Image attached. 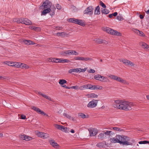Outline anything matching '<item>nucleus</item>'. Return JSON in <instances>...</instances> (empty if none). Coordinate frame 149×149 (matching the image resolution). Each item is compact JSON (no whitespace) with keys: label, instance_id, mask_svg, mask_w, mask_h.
<instances>
[{"label":"nucleus","instance_id":"nucleus-1","mask_svg":"<svg viewBox=\"0 0 149 149\" xmlns=\"http://www.w3.org/2000/svg\"><path fill=\"white\" fill-rule=\"evenodd\" d=\"M113 107L118 109L124 111H129L132 109L133 103L128 101L117 100L115 101Z\"/></svg>","mask_w":149,"mask_h":149},{"label":"nucleus","instance_id":"nucleus-2","mask_svg":"<svg viewBox=\"0 0 149 149\" xmlns=\"http://www.w3.org/2000/svg\"><path fill=\"white\" fill-rule=\"evenodd\" d=\"M119 143L121 145H132V143L129 142L131 138L125 135H120Z\"/></svg>","mask_w":149,"mask_h":149},{"label":"nucleus","instance_id":"nucleus-3","mask_svg":"<svg viewBox=\"0 0 149 149\" xmlns=\"http://www.w3.org/2000/svg\"><path fill=\"white\" fill-rule=\"evenodd\" d=\"M102 29L103 31L112 35L120 36L122 35L121 33L118 32L117 31L112 29L109 27H103Z\"/></svg>","mask_w":149,"mask_h":149},{"label":"nucleus","instance_id":"nucleus-4","mask_svg":"<svg viewBox=\"0 0 149 149\" xmlns=\"http://www.w3.org/2000/svg\"><path fill=\"white\" fill-rule=\"evenodd\" d=\"M94 78L97 80L104 82H108L109 80L106 77L102 76L100 74H97L94 76Z\"/></svg>","mask_w":149,"mask_h":149},{"label":"nucleus","instance_id":"nucleus-5","mask_svg":"<svg viewBox=\"0 0 149 149\" xmlns=\"http://www.w3.org/2000/svg\"><path fill=\"white\" fill-rule=\"evenodd\" d=\"M94 8L92 6H91L87 7L84 11V13L85 14L92 15L93 14Z\"/></svg>","mask_w":149,"mask_h":149},{"label":"nucleus","instance_id":"nucleus-6","mask_svg":"<svg viewBox=\"0 0 149 149\" xmlns=\"http://www.w3.org/2000/svg\"><path fill=\"white\" fill-rule=\"evenodd\" d=\"M98 100L93 99L90 101L87 105V107L89 108H93L97 105Z\"/></svg>","mask_w":149,"mask_h":149},{"label":"nucleus","instance_id":"nucleus-7","mask_svg":"<svg viewBox=\"0 0 149 149\" xmlns=\"http://www.w3.org/2000/svg\"><path fill=\"white\" fill-rule=\"evenodd\" d=\"M120 62H123L124 64L126 65H130L131 66H134V64L130 61L125 59H121L120 60Z\"/></svg>","mask_w":149,"mask_h":149},{"label":"nucleus","instance_id":"nucleus-8","mask_svg":"<svg viewBox=\"0 0 149 149\" xmlns=\"http://www.w3.org/2000/svg\"><path fill=\"white\" fill-rule=\"evenodd\" d=\"M74 59L76 60L82 61H92L93 59L89 57H83L77 56L75 57Z\"/></svg>","mask_w":149,"mask_h":149},{"label":"nucleus","instance_id":"nucleus-9","mask_svg":"<svg viewBox=\"0 0 149 149\" xmlns=\"http://www.w3.org/2000/svg\"><path fill=\"white\" fill-rule=\"evenodd\" d=\"M36 135L39 137H40L43 138H47L49 137V135L47 133H45L42 132H40L37 131L36 132Z\"/></svg>","mask_w":149,"mask_h":149},{"label":"nucleus","instance_id":"nucleus-10","mask_svg":"<svg viewBox=\"0 0 149 149\" xmlns=\"http://www.w3.org/2000/svg\"><path fill=\"white\" fill-rule=\"evenodd\" d=\"M119 135H117L115 137L111 138L110 139V141L112 143H119L120 141Z\"/></svg>","mask_w":149,"mask_h":149},{"label":"nucleus","instance_id":"nucleus-11","mask_svg":"<svg viewBox=\"0 0 149 149\" xmlns=\"http://www.w3.org/2000/svg\"><path fill=\"white\" fill-rule=\"evenodd\" d=\"M52 5V3L48 0H46L45 2H44L42 5V7H43L44 8H50Z\"/></svg>","mask_w":149,"mask_h":149},{"label":"nucleus","instance_id":"nucleus-12","mask_svg":"<svg viewBox=\"0 0 149 149\" xmlns=\"http://www.w3.org/2000/svg\"><path fill=\"white\" fill-rule=\"evenodd\" d=\"M89 132L90 136H95L97 133V130L95 128L90 129L88 130Z\"/></svg>","mask_w":149,"mask_h":149},{"label":"nucleus","instance_id":"nucleus-13","mask_svg":"<svg viewBox=\"0 0 149 149\" xmlns=\"http://www.w3.org/2000/svg\"><path fill=\"white\" fill-rule=\"evenodd\" d=\"M22 20H23L22 24L28 25H31L32 24L31 22L26 18H23V19H22Z\"/></svg>","mask_w":149,"mask_h":149},{"label":"nucleus","instance_id":"nucleus-14","mask_svg":"<svg viewBox=\"0 0 149 149\" xmlns=\"http://www.w3.org/2000/svg\"><path fill=\"white\" fill-rule=\"evenodd\" d=\"M49 142L51 145L55 148H57L59 146V145L54 140H50Z\"/></svg>","mask_w":149,"mask_h":149},{"label":"nucleus","instance_id":"nucleus-15","mask_svg":"<svg viewBox=\"0 0 149 149\" xmlns=\"http://www.w3.org/2000/svg\"><path fill=\"white\" fill-rule=\"evenodd\" d=\"M116 81L120 82L125 84H127L128 83L127 81L120 77H117L116 80Z\"/></svg>","mask_w":149,"mask_h":149},{"label":"nucleus","instance_id":"nucleus-16","mask_svg":"<svg viewBox=\"0 0 149 149\" xmlns=\"http://www.w3.org/2000/svg\"><path fill=\"white\" fill-rule=\"evenodd\" d=\"M23 42L25 44L27 45H29L31 44L34 45L35 43L33 41L30 40H23Z\"/></svg>","mask_w":149,"mask_h":149},{"label":"nucleus","instance_id":"nucleus-17","mask_svg":"<svg viewBox=\"0 0 149 149\" xmlns=\"http://www.w3.org/2000/svg\"><path fill=\"white\" fill-rule=\"evenodd\" d=\"M79 68H72L70 69L68 71V73H71L72 72H79Z\"/></svg>","mask_w":149,"mask_h":149},{"label":"nucleus","instance_id":"nucleus-18","mask_svg":"<svg viewBox=\"0 0 149 149\" xmlns=\"http://www.w3.org/2000/svg\"><path fill=\"white\" fill-rule=\"evenodd\" d=\"M87 96L88 98H96L98 96L97 95L94 93H90L87 95Z\"/></svg>","mask_w":149,"mask_h":149},{"label":"nucleus","instance_id":"nucleus-19","mask_svg":"<svg viewBox=\"0 0 149 149\" xmlns=\"http://www.w3.org/2000/svg\"><path fill=\"white\" fill-rule=\"evenodd\" d=\"M38 93L39 95H42L43 97L46 98L47 99L50 101L51 100V98L49 97L46 95L45 94L42 93L41 92H38Z\"/></svg>","mask_w":149,"mask_h":149},{"label":"nucleus","instance_id":"nucleus-20","mask_svg":"<svg viewBox=\"0 0 149 149\" xmlns=\"http://www.w3.org/2000/svg\"><path fill=\"white\" fill-rule=\"evenodd\" d=\"M101 12L102 14L107 15L109 13L110 11L107 9L102 8L101 9Z\"/></svg>","mask_w":149,"mask_h":149},{"label":"nucleus","instance_id":"nucleus-21","mask_svg":"<svg viewBox=\"0 0 149 149\" xmlns=\"http://www.w3.org/2000/svg\"><path fill=\"white\" fill-rule=\"evenodd\" d=\"M133 31L134 32L137 33V34L140 36H143V35L144 33L141 31H139L136 29H134Z\"/></svg>","mask_w":149,"mask_h":149},{"label":"nucleus","instance_id":"nucleus-22","mask_svg":"<svg viewBox=\"0 0 149 149\" xmlns=\"http://www.w3.org/2000/svg\"><path fill=\"white\" fill-rule=\"evenodd\" d=\"M100 13V8L99 6H97L95 10V15H99Z\"/></svg>","mask_w":149,"mask_h":149},{"label":"nucleus","instance_id":"nucleus-23","mask_svg":"<svg viewBox=\"0 0 149 149\" xmlns=\"http://www.w3.org/2000/svg\"><path fill=\"white\" fill-rule=\"evenodd\" d=\"M57 36H60L62 37H64L68 35L65 32H62L61 33H58L56 34Z\"/></svg>","mask_w":149,"mask_h":149},{"label":"nucleus","instance_id":"nucleus-24","mask_svg":"<svg viewBox=\"0 0 149 149\" xmlns=\"http://www.w3.org/2000/svg\"><path fill=\"white\" fill-rule=\"evenodd\" d=\"M140 45L144 49H148L149 48V45L145 42H141L140 43Z\"/></svg>","mask_w":149,"mask_h":149},{"label":"nucleus","instance_id":"nucleus-25","mask_svg":"<svg viewBox=\"0 0 149 149\" xmlns=\"http://www.w3.org/2000/svg\"><path fill=\"white\" fill-rule=\"evenodd\" d=\"M47 8L44 10L42 12V14L43 15H45L47 13H49L51 11V9L50 8Z\"/></svg>","mask_w":149,"mask_h":149},{"label":"nucleus","instance_id":"nucleus-26","mask_svg":"<svg viewBox=\"0 0 149 149\" xmlns=\"http://www.w3.org/2000/svg\"><path fill=\"white\" fill-rule=\"evenodd\" d=\"M98 136L99 139L102 140L105 139L106 137L104 133H101L99 134Z\"/></svg>","mask_w":149,"mask_h":149},{"label":"nucleus","instance_id":"nucleus-27","mask_svg":"<svg viewBox=\"0 0 149 149\" xmlns=\"http://www.w3.org/2000/svg\"><path fill=\"white\" fill-rule=\"evenodd\" d=\"M22 19H23V18H16L13 20V21L15 22H17V23H21L22 24V22H23V20H22Z\"/></svg>","mask_w":149,"mask_h":149},{"label":"nucleus","instance_id":"nucleus-28","mask_svg":"<svg viewBox=\"0 0 149 149\" xmlns=\"http://www.w3.org/2000/svg\"><path fill=\"white\" fill-rule=\"evenodd\" d=\"M105 145L104 143L102 142H100L96 144V146L99 148H102L103 147H104L105 146Z\"/></svg>","mask_w":149,"mask_h":149},{"label":"nucleus","instance_id":"nucleus-29","mask_svg":"<svg viewBox=\"0 0 149 149\" xmlns=\"http://www.w3.org/2000/svg\"><path fill=\"white\" fill-rule=\"evenodd\" d=\"M20 68H25L26 69H28L29 68V67L27 65L23 63L20 64Z\"/></svg>","mask_w":149,"mask_h":149},{"label":"nucleus","instance_id":"nucleus-30","mask_svg":"<svg viewBox=\"0 0 149 149\" xmlns=\"http://www.w3.org/2000/svg\"><path fill=\"white\" fill-rule=\"evenodd\" d=\"M31 108L36 111L37 113H40L42 111L41 110H40L39 108L36 107L35 106H32L31 107Z\"/></svg>","mask_w":149,"mask_h":149},{"label":"nucleus","instance_id":"nucleus-31","mask_svg":"<svg viewBox=\"0 0 149 149\" xmlns=\"http://www.w3.org/2000/svg\"><path fill=\"white\" fill-rule=\"evenodd\" d=\"M94 40L97 43L101 44L102 43V39L101 38H96Z\"/></svg>","mask_w":149,"mask_h":149},{"label":"nucleus","instance_id":"nucleus-32","mask_svg":"<svg viewBox=\"0 0 149 149\" xmlns=\"http://www.w3.org/2000/svg\"><path fill=\"white\" fill-rule=\"evenodd\" d=\"M67 81L66 80L63 79H60L59 80L58 83L59 84L61 85H63L64 84H66L67 83Z\"/></svg>","mask_w":149,"mask_h":149},{"label":"nucleus","instance_id":"nucleus-33","mask_svg":"<svg viewBox=\"0 0 149 149\" xmlns=\"http://www.w3.org/2000/svg\"><path fill=\"white\" fill-rule=\"evenodd\" d=\"M21 63L19 62H14L13 66H15L17 68H20V64Z\"/></svg>","mask_w":149,"mask_h":149},{"label":"nucleus","instance_id":"nucleus-34","mask_svg":"<svg viewBox=\"0 0 149 149\" xmlns=\"http://www.w3.org/2000/svg\"><path fill=\"white\" fill-rule=\"evenodd\" d=\"M77 24L82 26H84L85 24L81 20L78 19Z\"/></svg>","mask_w":149,"mask_h":149},{"label":"nucleus","instance_id":"nucleus-35","mask_svg":"<svg viewBox=\"0 0 149 149\" xmlns=\"http://www.w3.org/2000/svg\"><path fill=\"white\" fill-rule=\"evenodd\" d=\"M61 127L60 130L65 132H68L67 130H68V128L67 127H64V126L61 125Z\"/></svg>","mask_w":149,"mask_h":149},{"label":"nucleus","instance_id":"nucleus-36","mask_svg":"<svg viewBox=\"0 0 149 149\" xmlns=\"http://www.w3.org/2000/svg\"><path fill=\"white\" fill-rule=\"evenodd\" d=\"M4 63L5 64L7 65H8L11 66H13V64L14 62H10L9 61H5L4 62Z\"/></svg>","mask_w":149,"mask_h":149},{"label":"nucleus","instance_id":"nucleus-37","mask_svg":"<svg viewBox=\"0 0 149 149\" xmlns=\"http://www.w3.org/2000/svg\"><path fill=\"white\" fill-rule=\"evenodd\" d=\"M117 76L115 75H113L112 74H110L109 76V77H110V78L112 79L116 80V79L117 78Z\"/></svg>","mask_w":149,"mask_h":149},{"label":"nucleus","instance_id":"nucleus-38","mask_svg":"<svg viewBox=\"0 0 149 149\" xmlns=\"http://www.w3.org/2000/svg\"><path fill=\"white\" fill-rule=\"evenodd\" d=\"M56 10V8H54L53 10H51V11L50 12L49 14L51 16H53L54 14H55V11Z\"/></svg>","mask_w":149,"mask_h":149},{"label":"nucleus","instance_id":"nucleus-39","mask_svg":"<svg viewBox=\"0 0 149 149\" xmlns=\"http://www.w3.org/2000/svg\"><path fill=\"white\" fill-rule=\"evenodd\" d=\"M139 143L140 144H149V141H140L139 142Z\"/></svg>","mask_w":149,"mask_h":149},{"label":"nucleus","instance_id":"nucleus-40","mask_svg":"<svg viewBox=\"0 0 149 149\" xmlns=\"http://www.w3.org/2000/svg\"><path fill=\"white\" fill-rule=\"evenodd\" d=\"M78 116L82 118H86V115L82 113H78Z\"/></svg>","mask_w":149,"mask_h":149},{"label":"nucleus","instance_id":"nucleus-41","mask_svg":"<svg viewBox=\"0 0 149 149\" xmlns=\"http://www.w3.org/2000/svg\"><path fill=\"white\" fill-rule=\"evenodd\" d=\"M60 54L61 55L63 56H66L67 55V50L61 52Z\"/></svg>","mask_w":149,"mask_h":149},{"label":"nucleus","instance_id":"nucleus-42","mask_svg":"<svg viewBox=\"0 0 149 149\" xmlns=\"http://www.w3.org/2000/svg\"><path fill=\"white\" fill-rule=\"evenodd\" d=\"M52 62H55L56 63H58L59 61H58V58H53L51 59Z\"/></svg>","mask_w":149,"mask_h":149},{"label":"nucleus","instance_id":"nucleus-43","mask_svg":"<svg viewBox=\"0 0 149 149\" xmlns=\"http://www.w3.org/2000/svg\"><path fill=\"white\" fill-rule=\"evenodd\" d=\"M71 9L72 10L75 12L77 10V8L74 6L72 5L71 6Z\"/></svg>","mask_w":149,"mask_h":149},{"label":"nucleus","instance_id":"nucleus-44","mask_svg":"<svg viewBox=\"0 0 149 149\" xmlns=\"http://www.w3.org/2000/svg\"><path fill=\"white\" fill-rule=\"evenodd\" d=\"M26 137L24 138V140L26 141H29L31 140L32 139V138L31 137H29L28 136H26Z\"/></svg>","mask_w":149,"mask_h":149},{"label":"nucleus","instance_id":"nucleus-45","mask_svg":"<svg viewBox=\"0 0 149 149\" xmlns=\"http://www.w3.org/2000/svg\"><path fill=\"white\" fill-rule=\"evenodd\" d=\"M103 132L104 135H109L112 132V131H106V132Z\"/></svg>","mask_w":149,"mask_h":149},{"label":"nucleus","instance_id":"nucleus-46","mask_svg":"<svg viewBox=\"0 0 149 149\" xmlns=\"http://www.w3.org/2000/svg\"><path fill=\"white\" fill-rule=\"evenodd\" d=\"M113 129L117 131H121L123 130H121L120 128L116 127H113Z\"/></svg>","mask_w":149,"mask_h":149},{"label":"nucleus","instance_id":"nucleus-47","mask_svg":"<svg viewBox=\"0 0 149 149\" xmlns=\"http://www.w3.org/2000/svg\"><path fill=\"white\" fill-rule=\"evenodd\" d=\"M79 88H80L79 86H77L70 87V89L73 88V89H76V90H79V89H80Z\"/></svg>","mask_w":149,"mask_h":149},{"label":"nucleus","instance_id":"nucleus-48","mask_svg":"<svg viewBox=\"0 0 149 149\" xmlns=\"http://www.w3.org/2000/svg\"><path fill=\"white\" fill-rule=\"evenodd\" d=\"M73 55V50H67V55Z\"/></svg>","mask_w":149,"mask_h":149},{"label":"nucleus","instance_id":"nucleus-49","mask_svg":"<svg viewBox=\"0 0 149 149\" xmlns=\"http://www.w3.org/2000/svg\"><path fill=\"white\" fill-rule=\"evenodd\" d=\"M100 5L104 8H106V6L105 4L101 1L100 2Z\"/></svg>","mask_w":149,"mask_h":149},{"label":"nucleus","instance_id":"nucleus-50","mask_svg":"<svg viewBox=\"0 0 149 149\" xmlns=\"http://www.w3.org/2000/svg\"><path fill=\"white\" fill-rule=\"evenodd\" d=\"M86 85H84L82 86H79L80 90H83L84 89H86Z\"/></svg>","mask_w":149,"mask_h":149},{"label":"nucleus","instance_id":"nucleus-51","mask_svg":"<svg viewBox=\"0 0 149 149\" xmlns=\"http://www.w3.org/2000/svg\"><path fill=\"white\" fill-rule=\"evenodd\" d=\"M117 19L119 21H121L123 19V18L121 16L118 15L117 17Z\"/></svg>","mask_w":149,"mask_h":149},{"label":"nucleus","instance_id":"nucleus-52","mask_svg":"<svg viewBox=\"0 0 149 149\" xmlns=\"http://www.w3.org/2000/svg\"><path fill=\"white\" fill-rule=\"evenodd\" d=\"M86 89H91V86L92 85L91 84H86Z\"/></svg>","mask_w":149,"mask_h":149},{"label":"nucleus","instance_id":"nucleus-53","mask_svg":"<svg viewBox=\"0 0 149 149\" xmlns=\"http://www.w3.org/2000/svg\"><path fill=\"white\" fill-rule=\"evenodd\" d=\"M26 135H21L20 136V138L21 140H24V138L26 137Z\"/></svg>","mask_w":149,"mask_h":149},{"label":"nucleus","instance_id":"nucleus-54","mask_svg":"<svg viewBox=\"0 0 149 149\" xmlns=\"http://www.w3.org/2000/svg\"><path fill=\"white\" fill-rule=\"evenodd\" d=\"M86 69H87V68H84V69L79 68V72H85L86 70Z\"/></svg>","mask_w":149,"mask_h":149},{"label":"nucleus","instance_id":"nucleus-55","mask_svg":"<svg viewBox=\"0 0 149 149\" xmlns=\"http://www.w3.org/2000/svg\"><path fill=\"white\" fill-rule=\"evenodd\" d=\"M91 88V89L92 90L97 89V86L96 85H92Z\"/></svg>","mask_w":149,"mask_h":149},{"label":"nucleus","instance_id":"nucleus-56","mask_svg":"<svg viewBox=\"0 0 149 149\" xmlns=\"http://www.w3.org/2000/svg\"><path fill=\"white\" fill-rule=\"evenodd\" d=\"M55 127L57 129H58L60 130L61 125H58V124L54 125Z\"/></svg>","mask_w":149,"mask_h":149},{"label":"nucleus","instance_id":"nucleus-57","mask_svg":"<svg viewBox=\"0 0 149 149\" xmlns=\"http://www.w3.org/2000/svg\"><path fill=\"white\" fill-rule=\"evenodd\" d=\"M56 7L57 8L58 10H60L61 9V6L60 5H59V4L58 3H57L56 4Z\"/></svg>","mask_w":149,"mask_h":149},{"label":"nucleus","instance_id":"nucleus-58","mask_svg":"<svg viewBox=\"0 0 149 149\" xmlns=\"http://www.w3.org/2000/svg\"><path fill=\"white\" fill-rule=\"evenodd\" d=\"M62 63H68L69 62V60L67 59H62Z\"/></svg>","mask_w":149,"mask_h":149},{"label":"nucleus","instance_id":"nucleus-59","mask_svg":"<svg viewBox=\"0 0 149 149\" xmlns=\"http://www.w3.org/2000/svg\"><path fill=\"white\" fill-rule=\"evenodd\" d=\"M63 115L64 116L66 117L67 118H68L69 119H70V118L71 117V116H69V115L67 114L66 113H64L63 114Z\"/></svg>","mask_w":149,"mask_h":149},{"label":"nucleus","instance_id":"nucleus-60","mask_svg":"<svg viewBox=\"0 0 149 149\" xmlns=\"http://www.w3.org/2000/svg\"><path fill=\"white\" fill-rule=\"evenodd\" d=\"M34 30L36 31H38L40 30V28L39 27L35 26Z\"/></svg>","mask_w":149,"mask_h":149},{"label":"nucleus","instance_id":"nucleus-61","mask_svg":"<svg viewBox=\"0 0 149 149\" xmlns=\"http://www.w3.org/2000/svg\"><path fill=\"white\" fill-rule=\"evenodd\" d=\"M75 19V18H72L69 19H68V21H69L70 22L73 23L74 22V20Z\"/></svg>","mask_w":149,"mask_h":149},{"label":"nucleus","instance_id":"nucleus-62","mask_svg":"<svg viewBox=\"0 0 149 149\" xmlns=\"http://www.w3.org/2000/svg\"><path fill=\"white\" fill-rule=\"evenodd\" d=\"M88 72L90 73H94L95 72V71L94 70L91 69L89 70Z\"/></svg>","mask_w":149,"mask_h":149},{"label":"nucleus","instance_id":"nucleus-63","mask_svg":"<svg viewBox=\"0 0 149 149\" xmlns=\"http://www.w3.org/2000/svg\"><path fill=\"white\" fill-rule=\"evenodd\" d=\"M73 55H77L79 54V53L77 52L76 51L73 50Z\"/></svg>","mask_w":149,"mask_h":149},{"label":"nucleus","instance_id":"nucleus-64","mask_svg":"<svg viewBox=\"0 0 149 149\" xmlns=\"http://www.w3.org/2000/svg\"><path fill=\"white\" fill-rule=\"evenodd\" d=\"M21 118L22 119H25L26 118L25 115H22L21 116Z\"/></svg>","mask_w":149,"mask_h":149}]
</instances>
